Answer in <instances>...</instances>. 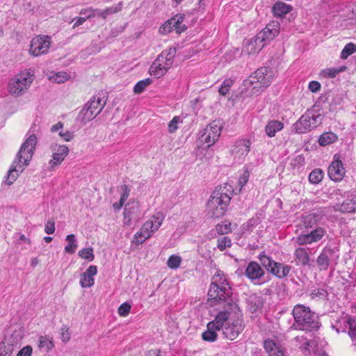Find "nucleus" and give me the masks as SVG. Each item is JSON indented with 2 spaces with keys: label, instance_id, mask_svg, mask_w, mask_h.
Masks as SVG:
<instances>
[{
  "label": "nucleus",
  "instance_id": "1a4fd4ad",
  "mask_svg": "<svg viewBox=\"0 0 356 356\" xmlns=\"http://www.w3.org/2000/svg\"><path fill=\"white\" fill-rule=\"evenodd\" d=\"M105 102L98 96H94L79 112L76 120L86 124L93 120L104 108Z\"/></svg>",
  "mask_w": 356,
  "mask_h": 356
},
{
  "label": "nucleus",
  "instance_id": "4be33fe9",
  "mask_svg": "<svg viewBox=\"0 0 356 356\" xmlns=\"http://www.w3.org/2000/svg\"><path fill=\"white\" fill-rule=\"evenodd\" d=\"M327 173L330 178L335 181L342 180L345 175V169L343 168L341 161L339 159V156L335 154L334 161L330 165Z\"/></svg>",
  "mask_w": 356,
  "mask_h": 356
},
{
  "label": "nucleus",
  "instance_id": "6ab92c4d",
  "mask_svg": "<svg viewBox=\"0 0 356 356\" xmlns=\"http://www.w3.org/2000/svg\"><path fill=\"white\" fill-rule=\"evenodd\" d=\"M325 230L322 227H317L311 232L299 235L296 239V243L299 245L312 244L319 241L325 234Z\"/></svg>",
  "mask_w": 356,
  "mask_h": 356
},
{
  "label": "nucleus",
  "instance_id": "c03bdc74",
  "mask_svg": "<svg viewBox=\"0 0 356 356\" xmlns=\"http://www.w3.org/2000/svg\"><path fill=\"white\" fill-rule=\"evenodd\" d=\"M181 260L180 256L175 254L171 255L167 261V266L171 269H177L180 266Z\"/></svg>",
  "mask_w": 356,
  "mask_h": 356
},
{
  "label": "nucleus",
  "instance_id": "39448f33",
  "mask_svg": "<svg viewBox=\"0 0 356 356\" xmlns=\"http://www.w3.org/2000/svg\"><path fill=\"white\" fill-rule=\"evenodd\" d=\"M232 289L227 275L222 271H217L211 278L208 291L210 300H222L231 296Z\"/></svg>",
  "mask_w": 356,
  "mask_h": 356
},
{
  "label": "nucleus",
  "instance_id": "b1692460",
  "mask_svg": "<svg viewBox=\"0 0 356 356\" xmlns=\"http://www.w3.org/2000/svg\"><path fill=\"white\" fill-rule=\"evenodd\" d=\"M245 274L254 284H261L259 280L264 275V270L258 263L251 261L248 264Z\"/></svg>",
  "mask_w": 356,
  "mask_h": 356
},
{
  "label": "nucleus",
  "instance_id": "72a5a7b5",
  "mask_svg": "<svg viewBox=\"0 0 356 356\" xmlns=\"http://www.w3.org/2000/svg\"><path fill=\"white\" fill-rule=\"evenodd\" d=\"M337 140V136L333 132H326L323 134L319 139L318 143L321 146H326L333 143Z\"/></svg>",
  "mask_w": 356,
  "mask_h": 356
},
{
  "label": "nucleus",
  "instance_id": "ddd939ff",
  "mask_svg": "<svg viewBox=\"0 0 356 356\" xmlns=\"http://www.w3.org/2000/svg\"><path fill=\"white\" fill-rule=\"evenodd\" d=\"M259 260L269 273L278 278L286 277L292 268L291 266L275 261L264 254H259Z\"/></svg>",
  "mask_w": 356,
  "mask_h": 356
},
{
  "label": "nucleus",
  "instance_id": "49530a36",
  "mask_svg": "<svg viewBox=\"0 0 356 356\" xmlns=\"http://www.w3.org/2000/svg\"><path fill=\"white\" fill-rule=\"evenodd\" d=\"M231 225H232V224L229 222H227V221L222 222L221 223H219L216 226V232L219 234H222V235L228 234V233L231 232V231H232Z\"/></svg>",
  "mask_w": 356,
  "mask_h": 356
},
{
  "label": "nucleus",
  "instance_id": "8fccbe9b",
  "mask_svg": "<svg viewBox=\"0 0 356 356\" xmlns=\"http://www.w3.org/2000/svg\"><path fill=\"white\" fill-rule=\"evenodd\" d=\"M88 275L83 273L81 275L80 278V285L83 288H89L91 287L95 282L94 278L91 277H88Z\"/></svg>",
  "mask_w": 356,
  "mask_h": 356
},
{
  "label": "nucleus",
  "instance_id": "603ef678",
  "mask_svg": "<svg viewBox=\"0 0 356 356\" xmlns=\"http://www.w3.org/2000/svg\"><path fill=\"white\" fill-rule=\"evenodd\" d=\"M341 71L337 68H327L321 71V76L323 78H334Z\"/></svg>",
  "mask_w": 356,
  "mask_h": 356
},
{
  "label": "nucleus",
  "instance_id": "9d476101",
  "mask_svg": "<svg viewBox=\"0 0 356 356\" xmlns=\"http://www.w3.org/2000/svg\"><path fill=\"white\" fill-rule=\"evenodd\" d=\"M323 117L319 113H315L313 110L307 111L293 124L296 133L304 134L316 128L322 123Z\"/></svg>",
  "mask_w": 356,
  "mask_h": 356
},
{
  "label": "nucleus",
  "instance_id": "79ce46f5",
  "mask_svg": "<svg viewBox=\"0 0 356 356\" xmlns=\"http://www.w3.org/2000/svg\"><path fill=\"white\" fill-rule=\"evenodd\" d=\"M39 348H44L45 350L48 351L53 347V342L51 339L47 336H40L39 337Z\"/></svg>",
  "mask_w": 356,
  "mask_h": 356
},
{
  "label": "nucleus",
  "instance_id": "4c0bfd02",
  "mask_svg": "<svg viewBox=\"0 0 356 356\" xmlns=\"http://www.w3.org/2000/svg\"><path fill=\"white\" fill-rule=\"evenodd\" d=\"M294 340L300 343V348L305 355L310 353V348L312 342L305 339L303 337H296Z\"/></svg>",
  "mask_w": 356,
  "mask_h": 356
},
{
  "label": "nucleus",
  "instance_id": "aec40b11",
  "mask_svg": "<svg viewBox=\"0 0 356 356\" xmlns=\"http://www.w3.org/2000/svg\"><path fill=\"white\" fill-rule=\"evenodd\" d=\"M222 320H223L222 318H220L219 317L218 319L214 318L213 321L207 323V330L202 334V337L204 341L213 342L217 340V332L221 330L223 325L221 323Z\"/></svg>",
  "mask_w": 356,
  "mask_h": 356
},
{
  "label": "nucleus",
  "instance_id": "58836bf2",
  "mask_svg": "<svg viewBox=\"0 0 356 356\" xmlns=\"http://www.w3.org/2000/svg\"><path fill=\"white\" fill-rule=\"evenodd\" d=\"M152 83V80L149 78H147L139 81L134 88V92L136 94L142 93L147 86Z\"/></svg>",
  "mask_w": 356,
  "mask_h": 356
},
{
  "label": "nucleus",
  "instance_id": "9b49d317",
  "mask_svg": "<svg viewBox=\"0 0 356 356\" xmlns=\"http://www.w3.org/2000/svg\"><path fill=\"white\" fill-rule=\"evenodd\" d=\"M331 212L332 211H330L329 209L323 208L314 211L312 213L302 215L300 219V225L308 229L319 225H323L328 219L329 215Z\"/></svg>",
  "mask_w": 356,
  "mask_h": 356
},
{
  "label": "nucleus",
  "instance_id": "09e8293b",
  "mask_svg": "<svg viewBox=\"0 0 356 356\" xmlns=\"http://www.w3.org/2000/svg\"><path fill=\"white\" fill-rule=\"evenodd\" d=\"M231 239L227 236H222L217 240V247L221 251H223L227 248L231 247Z\"/></svg>",
  "mask_w": 356,
  "mask_h": 356
},
{
  "label": "nucleus",
  "instance_id": "20e7f679",
  "mask_svg": "<svg viewBox=\"0 0 356 356\" xmlns=\"http://www.w3.org/2000/svg\"><path fill=\"white\" fill-rule=\"evenodd\" d=\"M274 78L273 71L266 67L257 69L253 75L244 80L243 91L248 95H258L261 92L262 88L268 87Z\"/></svg>",
  "mask_w": 356,
  "mask_h": 356
},
{
  "label": "nucleus",
  "instance_id": "a18cd8bd",
  "mask_svg": "<svg viewBox=\"0 0 356 356\" xmlns=\"http://www.w3.org/2000/svg\"><path fill=\"white\" fill-rule=\"evenodd\" d=\"M122 8V2H120L116 5H113L111 7L106 8L103 10L104 19L107 18L108 15L115 14L121 11Z\"/></svg>",
  "mask_w": 356,
  "mask_h": 356
},
{
  "label": "nucleus",
  "instance_id": "a211bd4d",
  "mask_svg": "<svg viewBox=\"0 0 356 356\" xmlns=\"http://www.w3.org/2000/svg\"><path fill=\"white\" fill-rule=\"evenodd\" d=\"M184 17L181 15H177L168 19L160 29L162 33H168L175 31L177 33H181L186 29V26L183 24Z\"/></svg>",
  "mask_w": 356,
  "mask_h": 356
},
{
  "label": "nucleus",
  "instance_id": "f8f14e48",
  "mask_svg": "<svg viewBox=\"0 0 356 356\" xmlns=\"http://www.w3.org/2000/svg\"><path fill=\"white\" fill-rule=\"evenodd\" d=\"M223 301L222 308L217 312L214 318L218 319L222 318L221 323L223 324L232 318L243 317V314L236 301L231 296L222 300Z\"/></svg>",
  "mask_w": 356,
  "mask_h": 356
},
{
  "label": "nucleus",
  "instance_id": "2f4dec72",
  "mask_svg": "<svg viewBox=\"0 0 356 356\" xmlns=\"http://www.w3.org/2000/svg\"><path fill=\"white\" fill-rule=\"evenodd\" d=\"M292 7L290 5L282 2H277L273 6L272 11L274 16L283 17L285 15L289 13Z\"/></svg>",
  "mask_w": 356,
  "mask_h": 356
},
{
  "label": "nucleus",
  "instance_id": "864d4df0",
  "mask_svg": "<svg viewBox=\"0 0 356 356\" xmlns=\"http://www.w3.org/2000/svg\"><path fill=\"white\" fill-rule=\"evenodd\" d=\"M250 309L252 312L260 309L263 307V303L259 298H252L249 301Z\"/></svg>",
  "mask_w": 356,
  "mask_h": 356
},
{
  "label": "nucleus",
  "instance_id": "c85d7f7f",
  "mask_svg": "<svg viewBox=\"0 0 356 356\" xmlns=\"http://www.w3.org/2000/svg\"><path fill=\"white\" fill-rule=\"evenodd\" d=\"M294 258L297 265L307 266L309 264V256L307 249L304 248H298L295 250Z\"/></svg>",
  "mask_w": 356,
  "mask_h": 356
},
{
  "label": "nucleus",
  "instance_id": "774afa93",
  "mask_svg": "<svg viewBox=\"0 0 356 356\" xmlns=\"http://www.w3.org/2000/svg\"><path fill=\"white\" fill-rule=\"evenodd\" d=\"M103 13V10L95 9L92 10V13L89 15V17H99L102 19H104V16Z\"/></svg>",
  "mask_w": 356,
  "mask_h": 356
},
{
  "label": "nucleus",
  "instance_id": "6e6d98bb",
  "mask_svg": "<svg viewBox=\"0 0 356 356\" xmlns=\"http://www.w3.org/2000/svg\"><path fill=\"white\" fill-rule=\"evenodd\" d=\"M131 307L129 303L124 302L118 308V314L120 316H127L130 312Z\"/></svg>",
  "mask_w": 356,
  "mask_h": 356
},
{
  "label": "nucleus",
  "instance_id": "4d7b16f0",
  "mask_svg": "<svg viewBox=\"0 0 356 356\" xmlns=\"http://www.w3.org/2000/svg\"><path fill=\"white\" fill-rule=\"evenodd\" d=\"M257 224V220L254 218L250 219L247 223L243 224L241 227V230L243 233H245V232H250L253 229V228L255 227Z\"/></svg>",
  "mask_w": 356,
  "mask_h": 356
},
{
  "label": "nucleus",
  "instance_id": "5fc2aeb1",
  "mask_svg": "<svg viewBox=\"0 0 356 356\" xmlns=\"http://www.w3.org/2000/svg\"><path fill=\"white\" fill-rule=\"evenodd\" d=\"M183 121L179 116H175L168 123V131L174 133L178 129V124L182 123Z\"/></svg>",
  "mask_w": 356,
  "mask_h": 356
},
{
  "label": "nucleus",
  "instance_id": "c9c22d12",
  "mask_svg": "<svg viewBox=\"0 0 356 356\" xmlns=\"http://www.w3.org/2000/svg\"><path fill=\"white\" fill-rule=\"evenodd\" d=\"M67 245L65 247V252L73 254L76 251L78 244L74 234H69L66 236Z\"/></svg>",
  "mask_w": 356,
  "mask_h": 356
},
{
  "label": "nucleus",
  "instance_id": "c756f323",
  "mask_svg": "<svg viewBox=\"0 0 356 356\" xmlns=\"http://www.w3.org/2000/svg\"><path fill=\"white\" fill-rule=\"evenodd\" d=\"M284 128V124L278 120H271L267 123L265 127L266 134L270 137H274L277 132L281 131Z\"/></svg>",
  "mask_w": 356,
  "mask_h": 356
},
{
  "label": "nucleus",
  "instance_id": "2eb2a0df",
  "mask_svg": "<svg viewBox=\"0 0 356 356\" xmlns=\"http://www.w3.org/2000/svg\"><path fill=\"white\" fill-rule=\"evenodd\" d=\"M51 44V38L48 35H37L32 38L30 43L29 53L36 57L49 52Z\"/></svg>",
  "mask_w": 356,
  "mask_h": 356
},
{
  "label": "nucleus",
  "instance_id": "f704fd0d",
  "mask_svg": "<svg viewBox=\"0 0 356 356\" xmlns=\"http://www.w3.org/2000/svg\"><path fill=\"white\" fill-rule=\"evenodd\" d=\"M70 78V76L69 74H67L66 72H58L55 73H51L49 76V79L51 80L53 82L58 83H63L65 81H68Z\"/></svg>",
  "mask_w": 356,
  "mask_h": 356
},
{
  "label": "nucleus",
  "instance_id": "dca6fc26",
  "mask_svg": "<svg viewBox=\"0 0 356 356\" xmlns=\"http://www.w3.org/2000/svg\"><path fill=\"white\" fill-rule=\"evenodd\" d=\"M50 148L52 156L51 159L48 162L47 168L49 170L52 171L64 161L65 158L69 154V148L65 145H58L57 143L52 144Z\"/></svg>",
  "mask_w": 356,
  "mask_h": 356
},
{
  "label": "nucleus",
  "instance_id": "052dcab7",
  "mask_svg": "<svg viewBox=\"0 0 356 356\" xmlns=\"http://www.w3.org/2000/svg\"><path fill=\"white\" fill-rule=\"evenodd\" d=\"M249 177H250V173L247 170H245L241 175V176L239 177V179H238V185L241 186V188L247 184Z\"/></svg>",
  "mask_w": 356,
  "mask_h": 356
},
{
  "label": "nucleus",
  "instance_id": "680f3d73",
  "mask_svg": "<svg viewBox=\"0 0 356 356\" xmlns=\"http://www.w3.org/2000/svg\"><path fill=\"white\" fill-rule=\"evenodd\" d=\"M44 231L47 234H52L55 231V222L49 220L45 224Z\"/></svg>",
  "mask_w": 356,
  "mask_h": 356
},
{
  "label": "nucleus",
  "instance_id": "f257e3e1",
  "mask_svg": "<svg viewBox=\"0 0 356 356\" xmlns=\"http://www.w3.org/2000/svg\"><path fill=\"white\" fill-rule=\"evenodd\" d=\"M38 142L36 136L31 130L26 135V139L15 159L11 168L8 172L4 182L6 185H11L29 165L35 152Z\"/></svg>",
  "mask_w": 356,
  "mask_h": 356
},
{
  "label": "nucleus",
  "instance_id": "0eeeda50",
  "mask_svg": "<svg viewBox=\"0 0 356 356\" xmlns=\"http://www.w3.org/2000/svg\"><path fill=\"white\" fill-rule=\"evenodd\" d=\"M164 215L162 212H156L146 220L140 230L133 237L132 243L139 245L143 243L145 240L150 238L162 225L164 220Z\"/></svg>",
  "mask_w": 356,
  "mask_h": 356
},
{
  "label": "nucleus",
  "instance_id": "f03ea898",
  "mask_svg": "<svg viewBox=\"0 0 356 356\" xmlns=\"http://www.w3.org/2000/svg\"><path fill=\"white\" fill-rule=\"evenodd\" d=\"M232 192V186L227 184L216 188L207 202L208 215L212 218L222 216L230 202Z\"/></svg>",
  "mask_w": 356,
  "mask_h": 356
},
{
  "label": "nucleus",
  "instance_id": "412c9836",
  "mask_svg": "<svg viewBox=\"0 0 356 356\" xmlns=\"http://www.w3.org/2000/svg\"><path fill=\"white\" fill-rule=\"evenodd\" d=\"M280 33V24L277 22L269 23L257 35V40L265 44L273 40Z\"/></svg>",
  "mask_w": 356,
  "mask_h": 356
},
{
  "label": "nucleus",
  "instance_id": "3c124183",
  "mask_svg": "<svg viewBox=\"0 0 356 356\" xmlns=\"http://www.w3.org/2000/svg\"><path fill=\"white\" fill-rule=\"evenodd\" d=\"M233 83L234 81L232 79H225L219 88V93L222 95H226L229 92Z\"/></svg>",
  "mask_w": 356,
  "mask_h": 356
},
{
  "label": "nucleus",
  "instance_id": "0e129e2a",
  "mask_svg": "<svg viewBox=\"0 0 356 356\" xmlns=\"http://www.w3.org/2000/svg\"><path fill=\"white\" fill-rule=\"evenodd\" d=\"M59 136L62 137L65 141H70L74 138L73 132H71L68 130L65 131H60Z\"/></svg>",
  "mask_w": 356,
  "mask_h": 356
},
{
  "label": "nucleus",
  "instance_id": "423d86ee",
  "mask_svg": "<svg viewBox=\"0 0 356 356\" xmlns=\"http://www.w3.org/2000/svg\"><path fill=\"white\" fill-rule=\"evenodd\" d=\"M35 77L34 70L29 68L14 76L8 83L9 93L14 97L24 95L30 88Z\"/></svg>",
  "mask_w": 356,
  "mask_h": 356
},
{
  "label": "nucleus",
  "instance_id": "e433bc0d",
  "mask_svg": "<svg viewBox=\"0 0 356 356\" xmlns=\"http://www.w3.org/2000/svg\"><path fill=\"white\" fill-rule=\"evenodd\" d=\"M328 296V292L323 288H314L309 294L311 299L314 300H325Z\"/></svg>",
  "mask_w": 356,
  "mask_h": 356
},
{
  "label": "nucleus",
  "instance_id": "e2e57ef3",
  "mask_svg": "<svg viewBox=\"0 0 356 356\" xmlns=\"http://www.w3.org/2000/svg\"><path fill=\"white\" fill-rule=\"evenodd\" d=\"M321 84L318 81H312L309 82L308 88L312 92H316L321 90Z\"/></svg>",
  "mask_w": 356,
  "mask_h": 356
},
{
  "label": "nucleus",
  "instance_id": "4468645a",
  "mask_svg": "<svg viewBox=\"0 0 356 356\" xmlns=\"http://www.w3.org/2000/svg\"><path fill=\"white\" fill-rule=\"evenodd\" d=\"M244 327L243 317L232 318L223 323L222 334L225 339L233 341L243 331Z\"/></svg>",
  "mask_w": 356,
  "mask_h": 356
},
{
  "label": "nucleus",
  "instance_id": "7ed1b4c3",
  "mask_svg": "<svg viewBox=\"0 0 356 356\" xmlns=\"http://www.w3.org/2000/svg\"><path fill=\"white\" fill-rule=\"evenodd\" d=\"M292 315L294 322L291 328L305 332L317 331L321 326L317 315L309 307L304 305H296L293 310Z\"/></svg>",
  "mask_w": 356,
  "mask_h": 356
},
{
  "label": "nucleus",
  "instance_id": "6e6552de",
  "mask_svg": "<svg viewBox=\"0 0 356 356\" xmlns=\"http://www.w3.org/2000/svg\"><path fill=\"white\" fill-rule=\"evenodd\" d=\"M176 54V49L170 47L163 51L149 67L151 75L160 78L172 67L173 59Z\"/></svg>",
  "mask_w": 356,
  "mask_h": 356
},
{
  "label": "nucleus",
  "instance_id": "5701e85b",
  "mask_svg": "<svg viewBox=\"0 0 356 356\" xmlns=\"http://www.w3.org/2000/svg\"><path fill=\"white\" fill-rule=\"evenodd\" d=\"M343 332L348 333L351 339L353 346L356 351V317L346 316L341 319Z\"/></svg>",
  "mask_w": 356,
  "mask_h": 356
},
{
  "label": "nucleus",
  "instance_id": "f3484780",
  "mask_svg": "<svg viewBox=\"0 0 356 356\" xmlns=\"http://www.w3.org/2000/svg\"><path fill=\"white\" fill-rule=\"evenodd\" d=\"M221 134V126L218 122L213 121L204 129L200 136L201 142L208 144V147L215 143Z\"/></svg>",
  "mask_w": 356,
  "mask_h": 356
},
{
  "label": "nucleus",
  "instance_id": "bf43d9fd",
  "mask_svg": "<svg viewBox=\"0 0 356 356\" xmlns=\"http://www.w3.org/2000/svg\"><path fill=\"white\" fill-rule=\"evenodd\" d=\"M33 348L31 346L27 345L22 348L17 354V356H31Z\"/></svg>",
  "mask_w": 356,
  "mask_h": 356
},
{
  "label": "nucleus",
  "instance_id": "ea45409f",
  "mask_svg": "<svg viewBox=\"0 0 356 356\" xmlns=\"http://www.w3.org/2000/svg\"><path fill=\"white\" fill-rule=\"evenodd\" d=\"M323 178V172L321 169H315L312 171L309 175V181L310 183L317 184L320 183Z\"/></svg>",
  "mask_w": 356,
  "mask_h": 356
},
{
  "label": "nucleus",
  "instance_id": "69168bd1",
  "mask_svg": "<svg viewBox=\"0 0 356 356\" xmlns=\"http://www.w3.org/2000/svg\"><path fill=\"white\" fill-rule=\"evenodd\" d=\"M84 273L88 275V277H93L97 273V266H90Z\"/></svg>",
  "mask_w": 356,
  "mask_h": 356
},
{
  "label": "nucleus",
  "instance_id": "de8ad7c7",
  "mask_svg": "<svg viewBox=\"0 0 356 356\" xmlns=\"http://www.w3.org/2000/svg\"><path fill=\"white\" fill-rule=\"evenodd\" d=\"M78 255L86 260L89 261H92L95 259V255L93 254V249L92 248H83L79 251Z\"/></svg>",
  "mask_w": 356,
  "mask_h": 356
},
{
  "label": "nucleus",
  "instance_id": "338daca9",
  "mask_svg": "<svg viewBox=\"0 0 356 356\" xmlns=\"http://www.w3.org/2000/svg\"><path fill=\"white\" fill-rule=\"evenodd\" d=\"M61 339L63 342H67L70 340V336L67 328L63 327L61 329Z\"/></svg>",
  "mask_w": 356,
  "mask_h": 356
},
{
  "label": "nucleus",
  "instance_id": "473e14b6",
  "mask_svg": "<svg viewBox=\"0 0 356 356\" xmlns=\"http://www.w3.org/2000/svg\"><path fill=\"white\" fill-rule=\"evenodd\" d=\"M332 254L331 250H323L317 258V264L320 270H326L329 266L330 257Z\"/></svg>",
  "mask_w": 356,
  "mask_h": 356
},
{
  "label": "nucleus",
  "instance_id": "37998d69",
  "mask_svg": "<svg viewBox=\"0 0 356 356\" xmlns=\"http://www.w3.org/2000/svg\"><path fill=\"white\" fill-rule=\"evenodd\" d=\"M355 52H356V44L352 42L348 43L341 52V58L342 59H346Z\"/></svg>",
  "mask_w": 356,
  "mask_h": 356
},
{
  "label": "nucleus",
  "instance_id": "a878e982",
  "mask_svg": "<svg viewBox=\"0 0 356 356\" xmlns=\"http://www.w3.org/2000/svg\"><path fill=\"white\" fill-rule=\"evenodd\" d=\"M264 348L269 356H287L286 348L273 339H266L264 343Z\"/></svg>",
  "mask_w": 356,
  "mask_h": 356
},
{
  "label": "nucleus",
  "instance_id": "13d9d810",
  "mask_svg": "<svg viewBox=\"0 0 356 356\" xmlns=\"http://www.w3.org/2000/svg\"><path fill=\"white\" fill-rule=\"evenodd\" d=\"M122 191V194L120 197V202H123L124 204L125 201L127 200V198L129 196L130 193V189L128 188L127 185H122L120 187Z\"/></svg>",
  "mask_w": 356,
  "mask_h": 356
},
{
  "label": "nucleus",
  "instance_id": "7c9ffc66",
  "mask_svg": "<svg viewBox=\"0 0 356 356\" xmlns=\"http://www.w3.org/2000/svg\"><path fill=\"white\" fill-rule=\"evenodd\" d=\"M334 209L336 211H339L341 212H355L356 211V200L348 198L345 200L341 204H337Z\"/></svg>",
  "mask_w": 356,
  "mask_h": 356
},
{
  "label": "nucleus",
  "instance_id": "cd10ccee",
  "mask_svg": "<svg viewBox=\"0 0 356 356\" xmlns=\"http://www.w3.org/2000/svg\"><path fill=\"white\" fill-rule=\"evenodd\" d=\"M265 46V43L257 40V35L254 38L248 40L245 42L244 47L242 49L243 54H254L259 53L262 48Z\"/></svg>",
  "mask_w": 356,
  "mask_h": 356
},
{
  "label": "nucleus",
  "instance_id": "a19ab883",
  "mask_svg": "<svg viewBox=\"0 0 356 356\" xmlns=\"http://www.w3.org/2000/svg\"><path fill=\"white\" fill-rule=\"evenodd\" d=\"M13 345L8 341L0 343V356H11L13 351Z\"/></svg>",
  "mask_w": 356,
  "mask_h": 356
},
{
  "label": "nucleus",
  "instance_id": "bb28decb",
  "mask_svg": "<svg viewBox=\"0 0 356 356\" xmlns=\"http://www.w3.org/2000/svg\"><path fill=\"white\" fill-rule=\"evenodd\" d=\"M139 204L138 202H129L125 205L124 210V223L129 226L131 224L132 219L139 215Z\"/></svg>",
  "mask_w": 356,
  "mask_h": 356
},
{
  "label": "nucleus",
  "instance_id": "393cba45",
  "mask_svg": "<svg viewBox=\"0 0 356 356\" xmlns=\"http://www.w3.org/2000/svg\"><path fill=\"white\" fill-rule=\"evenodd\" d=\"M250 147V141L247 139H241L235 143L231 152L235 158H238V160H241L248 154Z\"/></svg>",
  "mask_w": 356,
  "mask_h": 356
}]
</instances>
